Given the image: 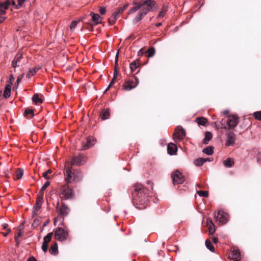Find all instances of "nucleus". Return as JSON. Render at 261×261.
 <instances>
[{
    "label": "nucleus",
    "mask_w": 261,
    "mask_h": 261,
    "mask_svg": "<svg viewBox=\"0 0 261 261\" xmlns=\"http://www.w3.org/2000/svg\"><path fill=\"white\" fill-rule=\"evenodd\" d=\"M155 3L151 0H145L142 1L140 5L134 6L128 11V14H132L139 9H140L136 16L134 19V22L136 23L140 21L148 12L152 10L155 6Z\"/></svg>",
    "instance_id": "obj_2"
},
{
    "label": "nucleus",
    "mask_w": 261,
    "mask_h": 261,
    "mask_svg": "<svg viewBox=\"0 0 261 261\" xmlns=\"http://www.w3.org/2000/svg\"><path fill=\"white\" fill-rule=\"evenodd\" d=\"M1 4L6 10H7L9 6V2H8V1H6L4 3H1Z\"/></svg>",
    "instance_id": "obj_46"
},
{
    "label": "nucleus",
    "mask_w": 261,
    "mask_h": 261,
    "mask_svg": "<svg viewBox=\"0 0 261 261\" xmlns=\"http://www.w3.org/2000/svg\"><path fill=\"white\" fill-rule=\"evenodd\" d=\"M195 121L198 124V125L205 126L207 123V120L206 118L203 117H197Z\"/></svg>",
    "instance_id": "obj_24"
},
{
    "label": "nucleus",
    "mask_w": 261,
    "mask_h": 261,
    "mask_svg": "<svg viewBox=\"0 0 261 261\" xmlns=\"http://www.w3.org/2000/svg\"><path fill=\"white\" fill-rule=\"evenodd\" d=\"M6 13V9L3 7L1 3H0V14H4Z\"/></svg>",
    "instance_id": "obj_45"
},
{
    "label": "nucleus",
    "mask_w": 261,
    "mask_h": 261,
    "mask_svg": "<svg viewBox=\"0 0 261 261\" xmlns=\"http://www.w3.org/2000/svg\"><path fill=\"white\" fill-rule=\"evenodd\" d=\"M87 161L86 156L84 154H80L73 158L71 161L72 165L80 166L84 164Z\"/></svg>",
    "instance_id": "obj_12"
},
{
    "label": "nucleus",
    "mask_w": 261,
    "mask_h": 261,
    "mask_svg": "<svg viewBox=\"0 0 261 261\" xmlns=\"http://www.w3.org/2000/svg\"><path fill=\"white\" fill-rule=\"evenodd\" d=\"M14 77H13V76L12 74H11L10 75V81L11 82V84H12V81H14Z\"/></svg>",
    "instance_id": "obj_57"
},
{
    "label": "nucleus",
    "mask_w": 261,
    "mask_h": 261,
    "mask_svg": "<svg viewBox=\"0 0 261 261\" xmlns=\"http://www.w3.org/2000/svg\"><path fill=\"white\" fill-rule=\"evenodd\" d=\"M23 232L21 230H20L18 232H17L15 236V240L16 242L18 244L19 243V238L21 236Z\"/></svg>",
    "instance_id": "obj_38"
},
{
    "label": "nucleus",
    "mask_w": 261,
    "mask_h": 261,
    "mask_svg": "<svg viewBox=\"0 0 261 261\" xmlns=\"http://www.w3.org/2000/svg\"><path fill=\"white\" fill-rule=\"evenodd\" d=\"M161 25H162V23H161V22H159V23H158L155 24V26H156V27H160Z\"/></svg>",
    "instance_id": "obj_62"
},
{
    "label": "nucleus",
    "mask_w": 261,
    "mask_h": 261,
    "mask_svg": "<svg viewBox=\"0 0 261 261\" xmlns=\"http://www.w3.org/2000/svg\"><path fill=\"white\" fill-rule=\"evenodd\" d=\"M90 15L92 17V20L95 24H97L101 22V17L97 14H95L93 12L90 13Z\"/></svg>",
    "instance_id": "obj_21"
},
{
    "label": "nucleus",
    "mask_w": 261,
    "mask_h": 261,
    "mask_svg": "<svg viewBox=\"0 0 261 261\" xmlns=\"http://www.w3.org/2000/svg\"><path fill=\"white\" fill-rule=\"evenodd\" d=\"M22 54H18L14 58L15 61H17V63H19L20 59L22 58Z\"/></svg>",
    "instance_id": "obj_44"
},
{
    "label": "nucleus",
    "mask_w": 261,
    "mask_h": 261,
    "mask_svg": "<svg viewBox=\"0 0 261 261\" xmlns=\"http://www.w3.org/2000/svg\"><path fill=\"white\" fill-rule=\"evenodd\" d=\"M167 151L169 154L173 155L177 151V147L174 143H170L167 146Z\"/></svg>",
    "instance_id": "obj_19"
},
{
    "label": "nucleus",
    "mask_w": 261,
    "mask_h": 261,
    "mask_svg": "<svg viewBox=\"0 0 261 261\" xmlns=\"http://www.w3.org/2000/svg\"><path fill=\"white\" fill-rule=\"evenodd\" d=\"M223 164L226 167H231L234 165V161L232 159L228 158L223 161Z\"/></svg>",
    "instance_id": "obj_26"
},
{
    "label": "nucleus",
    "mask_w": 261,
    "mask_h": 261,
    "mask_svg": "<svg viewBox=\"0 0 261 261\" xmlns=\"http://www.w3.org/2000/svg\"><path fill=\"white\" fill-rule=\"evenodd\" d=\"M214 218L216 222L219 225L226 224L229 219L228 214L222 210H219L214 213Z\"/></svg>",
    "instance_id": "obj_5"
},
{
    "label": "nucleus",
    "mask_w": 261,
    "mask_h": 261,
    "mask_svg": "<svg viewBox=\"0 0 261 261\" xmlns=\"http://www.w3.org/2000/svg\"><path fill=\"white\" fill-rule=\"evenodd\" d=\"M23 77V75H20L17 77V81L16 82L15 85H18L19 84V82L22 80Z\"/></svg>",
    "instance_id": "obj_49"
},
{
    "label": "nucleus",
    "mask_w": 261,
    "mask_h": 261,
    "mask_svg": "<svg viewBox=\"0 0 261 261\" xmlns=\"http://www.w3.org/2000/svg\"><path fill=\"white\" fill-rule=\"evenodd\" d=\"M185 136V130L181 126H179L175 128L173 138L174 140L177 142L182 140Z\"/></svg>",
    "instance_id": "obj_10"
},
{
    "label": "nucleus",
    "mask_w": 261,
    "mask_h": 261,
    "mask_svg": "<svg viewBox=\"0 0 261 261\" xmlns=\"http://www.w3.org/2000/svg\"><path fill=\"white\" fill-rule=\"evenodd\" d=\"M115 78V74H114V76L113 79H112V81L110 82V84L109 85H111V87L112 86V85L114 83Z\"/></svg>",
    "instance_id": "obj_59"
},
{
    "label": "nucleus",
    "mask_w": 261,
    "mask_h": 261,
    "mask_svg": "<svg viewBox=\"0 0 261 261\" xmlns=\"http://www.w3.org/2000/svg\"><path fill=\"white\" fill-rule=\"evenodd\" d=\"M141 2H137V1H134L133 2V4L135 5V6H136L137 5H140V3H141Z\"/></svg>",
    "instance_id": "obj_54"
},
{
    "label": "nucleus",
    "mask_w": 261,
    "mask_h": 261,
    "mask_svg": "<svg viewBox=\"0 0 261 261\" xmlns=\"http://www.w3.org/2000/svg\"><path fill=\"white\" fill-rule=\"evenodd\" d=\"M40 69L41 67L39 66H35L32 69H30L26 75L27 77L29 79L30 78Z\"/></svg>",
    "instance_id": "obj_20"
},
{
    "label": "nucleus",
    "mask_w": 261,
    "mask_h": 261,
    "mask_svg": "<svg viewBox=\"0 0 261 261\" xmlns=\"http://www.w3.org/2000/svg\"><path fill=\"white\" fill-rule=\"evenodd\" d=\"M205 245L207 248L208 249L211 251L214 252V247L210 240H206L205 241Z\"/></svg>",
    "instance_id": "obj_36"
},
{
    "label": "nucleus",
    "mask_w": 261,
    "mask_h": 261,
    "mask_svg": "<svg viewBox=\"0 0 261 261\" xmlns=\"http://www.w3.org/2000/svg\"><path fill=\"white\" fill-rule=\"evenodd\" d=\"M167 8H165V7H163L162 11L159 13V15H158L157 18H163L165 16Z\"/></svg>",
    "instance_id": "obj_37"
},
{
    "label": "nucleus",
    "mask_w": 261,
    "mask_h": 261,
    "mask_svg": "<svg viewBox=\"0 0 261 261\" xmlns=\"http://www.w3.org/2000/svg\"><path fill=\"white\" fill-rule=\"evenodd\" d=\"M110 88H111V85H109V86H108V87L107 88V89H106V90H105V92H106V91H108V90L110 89Z\"/></svg>",
    "instance_id": "obj_63"
},
{
    "label": "nucleus",
    "mask_w": 261,
    "mask_h": 261,
    "mask_svg": "<svg viewBox=\"0 0 261 261\" xmlns=\"http://www.w3.org/2000/svg\"><path fill=\"white\" fill-rule=\"evenodd\" d=\"M139 65H140L139 61L138 60H135V61H133V62H132L130 64V68L131 69V71L132 72L135 71L136 70V69L139 66Z\"/></svg>",
    "instance_id": "obj_27"
},
{
    "label": "nucleus",
    "mask_w": 261,
    "mask_h": 261,
    "mask_svg": "<svg viewBox=\"0 0 261 261\" xmlns=\"http://www.w3.org/2000/svg\"><path fill=\"white\" fill-rule=\"evenodd\" d=\"M139 83V79L136 76H134L132 79L126 81L123 87L124 90L129 91L137 87Z\"/></svg>",
    "instance_id": "obj_7"
},
{
    "label": "nucleus",
    "mask_w": 261,
    "mask_h": 261,
    "mask_svg": "<svg viewBox=\"0 0 261 261\" xmlns=\"http://www.w3.org/2000/svg\"><path fill=\"white\" fill-rule=\"evenodd\" d=\"M5 19V17L0 16V23L3 22Z\"/></svg>",
    "instance_id": "obj_60"
},
{
    "label": "nucleus",
    "mask_w": 261,
    "mask_h": 261,
    "mask_svg": "<svg viewBox=\"0 0 261 261\" xmlns=\"http://www.w3.org/2000/svg\"><path fill=\"white\" fill-rule=\"evenodd\" d=\"M206 225L208 227L209 234H213L215 232L216 229L215 225L211 219H207Z\"/></svg>",
    "instance_id": "obj_16"
},
{
    "label": "nucleus",
    "mask_w": 261,
    "mask_h": 261,
    "mask_svg": "<svg viewBox=\"0 0 261 261\" xmlns=\"http://www.w3.org/2000/svg\"><path fill=\"white\" fill-rule=\"evenodd\" d=\"M239 122V118L236 115H230L227 117V125L228 126L227 128L230 129L234 128ZM225 129H227L226 126L223 127Z\"/></svg>",
    "instance_id": "obj_11"
},
{
    "label": "nucleus",
    "mask_w": 261,
    "mask_h": 261,
    "mask_svg": "<svg viewBox=\"0 0 261 261\" xmlns=\"http://www.w3.org/2000/svg\"><path fill=\"white\" fill-rule=\"evenodd\" d=\"M99 11L101 15H103L106 13V9L103 7H100L99 9Z\"/></svg>",
    "instance_id": "obj_47"
},
{
    "label": "nucleus",
    "mask_w": 261,
    "mask_h": 261,
    "mask_svg": "<svg viewBox=\"0 0 261 261\" xmlns=\"http://www.w3.org/2000/svg\"><path fill=\"white\" fill-rule=\"evenodd\" d=\"M235 143V134L233 133L230 132L227 135V141L225 145L227 146L233 145Z\"/></svg>",
    "instance_id": "obj_15"
},
{
    "label": "nucleus",
    "mask_w": 261,
    "mask_h": 261,
    "mask_svg": "<svg viewBox=\"0 0 261 261\" xmlns=\"http://www.w3.org/2000/svg\"><path fill=\"white\" fill-rule=\"evenodd\" d=\"M80 20L73 21L70 25V30L73 31Z\"/></svg>",
    "instance_id": "obj_40"
},
{
    "label": "nucleus",
    "mask_w": 261,
    "mask_h": 261,
    "mask_svg": "<svg viewBox=\"0 0 261 261\" xmlns=\"http://www.w3.org/2000/svg\"><path fill=\"white\" fill-rule=\"evenodd\" d=\"M155 51V50L154 47H150L146 50L145 56L147 57H152L154 55Z\"/></svg>",
    "instance_id": "obj_29"
},
{
    "label": "nucleus",
    "mask_w": 261,
    "mask_h": 261,
    "mask_svg": "<svg viewBox=\"0 0 261 261\" xmlns=\"http://www.w3.org/2000/svg\"><path fill=\"white\" fill-rule=\"evenodd\" d=\"M213 149V147L208 146L207 147L204 148L202 152L207 155H212L214 152Z\"/></svg>",
    "instance_id": "obj_33"
},
{
    "label": "nucleus",
    "mask_w": 261,
    "mask_h": 261,
    "mask_svg": "<svg viewBox=\"0 0 261 261\" xmlns=\"http://www.w3.org/2000/svg\"><path fill=\"white\" fill-rule=\"evenodd\" d=\"M241 253L239 250L233 248L229 254V258L231 259H240Z\"/></svg>",
    "instance_id": "obj_17"
},
{
    "label": "nucleus",
    "mask_w": 261,
    "mask_h": 261,
    "mask_svg": "<svg viewBox=\"0 0 261 261\" xmlns=\"http://www.w3.org/2000/svg\"><path fill=\"white\" fill-rule=\"evenodd\" d=\"M253 116L255 119L261 121V111L254 112Z\"/></svg>",
    "instance_id": "obj_42"
},
{
    "label": "nucleus",
    "mask_w": 261,
    "mask_h": 261,
    "mask_svg": "<svg viewBox=\"0 0 261 261\" xmlns=\"http://www.w3.org/2000/svg\"><path fill=\"white\" fill-rule=\"evenodd\" d=\"M197 193L201 197H207L208 196V192L206 191H199Z\"/></svg>",
    "instance_id": "obj_39"
},
{
    "label": "nucleus",
    "mask_w": 261,
    "mask_h": 261,
    "mask_svg": "<svg viewBox=\"0 0 261 261\" xmlns=\"http://www.w3.org/2000/svg\"><path fill=\"white\" fill-rule=\"evenodd\" d=\"M205 159H207V161L211 162L212 161L211 158H204Z\"/></svg>",
    "instance_id": "obj_64"
},
{
    "label": "nucleus",
    "mask_w": 261,
    "mask_h": 261,
    "mask_svg": "<svg viewBox=\"0 0 261 261\" xmlns=\"http://www.w3.org/2000/svg\"><path fill=\"white\" fill-rule=\"evenodd\" d=\"M11 85L7 84L5 87V89L3 93L4 97L7 98L10 97L11 94Z\"/></svg>",
    "instance_id": "obj_25"
},
{
    "label": "nucleus",
    "mask_w": 261,
    "mask_h": 261,
    "mask_svg": "<svg viewBox=\"0 0 261 261\" xmlns=\"http://www.w3.org/2000/svg\"><path fill=\"white\" fill-rule=\"evenodd\" d=\"M24 1L25 0H15V2L17 3L18 6H21Z\"/></svg>",
    "instance_id": "obj_48"
},
{
    "label": "nucleus",
    "mask_w": 261,
    "mask_h": 261,
    "mask_svg": "<svg viewBox=\"0 0 261 261\" xmlns=\"http://www.w3.org/2000/svg\"><path fill=\"white\" fill-rule=\"evenodd\" d=\"M27 261H36V259L35 257L32 256V257H29Z\"/></svg>",
    "instance_id": "obj_53"
},
{
    "label": "nucleus",
    "mask_w": 261,
    "mask_h": 261,
    "mask_svg": "<svg viewBox=\"0 0 261 261\" xmlns=\"http://www.w3.org/2000/svg\"><path fill=\"white\" fill-rule=\"evenodd\" d=\"M82 173L78 170H72V168H68L66 170V177L65 180L67 184L76 182L81 180Z\"/></svg>",
    "instance_id": "obj_3"
},
{
    "label": "nucleus",
    "mask_w": 261,
    "mask_h": 261,
    "mask_svg": "<svg viewBox=\"0 0 261 261\" xmlns=\"http://www.w3.org/2000/svg\"><path fill=\"white\" fill-rule=\"evenodd\" d=\"M53 235V232H49L44 237L43 242L42 245V249L44 252H46L47 251L48 249V243L50 241Z\"/></svg>",
    "instance_id": "obj_13"
},
{
    "label": "nucleus",
    "mask_w": 261,
    "mask_h": 261,
    "mask_svg": "<svg viewBox=\"0 0 261 261\" xmlns=\"http://www.w3.org/2000/svg\"><path fill=\"white\" fill-rule=\"evenodd\" d=\"M23 170L22 169L19 168L15 173V177L16 179H18L21 178L23 175Z\"/></svg>",
    "instance_id": "obj_32"
},
{
    "label": "nucleus",
    "mask_w": 261,
    "mask_h": 261,
    "mask_svg": "<svg viewBox=\"0 0 261 261\" xmlns=\"http://www.w3.org/2000/svg\"><path fill=\"white\" fill-rule=\"evenodd\" d=\"M213 241L214 243L216 244L218 242V239L217 238L214 237L213 238Z\"/></svg>",
    "instance_id": "obj_55"
},
{
    "label": "nucleus",
    "mask_w": 261,
    "mask_h": 261,
    "mask_svg": "<svg viewBox=\"0 0 261 261\" xmlns=\"http://www.w3.org/2000/svg\"><path fill=\"white\" fill-rule=\"evenodd\" d=\"M2 227L4 229H6V230H7V229H8V225L7 224H3L2 225Z\"/></svg>",
    "instance_id": "obj_52"
},
{
    "label": "nucleus",
    "mask_w": 261,
    "mask_h": 261,
    "mask_svg": "<svg viewBox=\"0 0 261 261\" xmlns=\"http://www.w3.org/2000/svg\"><path fill=\"white\" fill-rule=\"evenodd\" d=\"M257 162L259 164H261V153H258L257 155Z\"/></svg>",
    "instance_id": "obj_50"
},
{
    "label": "nucleus",
    "mask_w": 261,
    "mask_h": 261,
    "mask_svg": "<svg viewBox=\"0 0 261 261\" xmlns=\"http://www.w3.org/2000/svg\"><path fill=\"white\" fill-rule=\"evenodd\" d=\"M59 194L61 198L68 199L73 197L74 191L69 185L64 184L59 188Z\"/></svg>",
    "instance_id": "obj_4"
},
{
    "label": "nucleus",
    "mask_w": 261,
    "mask_h": 261,
    "mask_svg": "<svg viewBox=\"0 0 261 261\" xmlns=\"http://www.w3.org/2000/svg\"><path fill=\"white\" fill-rule=\"evenodd\" d=\"M68 235L67 229L61 227L58 228L55 232L56 239L60 242L66 241L68 239Z\"/></svg>",
    "instance_id": "obj_6"
},
{
    "label": "nucleus",
    "mask_w": 261,
    "mask_h": 261,
    "mask_svg": "<svg viewBox=\"0 0 261 261\" xmlns=\"http://www.w3.org/2000/svg\"><path fill=\"white\" fill-rule=\"evenodd\" d=\"M173 184L176 185L182 184L185 180L184 175L178 170H176L172 174Z\"/></svg>",
    "instance_id": "obj_8"
},
{
    "label": "nucleus",
    "mask_w": 261,
    "mask_h": 261,
    "mask_svg": "<svg viewBox=\"0 0 261 261\" xmlns=\"http://www.w3.org/2000/svg\"><path fill=\"white\" fill-rule=\"evenodd\" d=\"M17 61H15V59H14L12 61V65L14 68H16L17 66Z\"/></svg>",
    "instance_id": "obj_51"
},
{
    "label": "nucleus",
    "mask_w": 261,
    "mask_h": 261,
    "mask_svg": "<svg viewBox=\"0 0 261 261\" xmlns=\"http://www.w3.org/2000/svg\"><path fill=\"white\" fill-rule=\"evenodd\" d=\"M100 117L102 120H106L109 118L110 113L108 110H103L100 114Z\"/></svg>",
    "instance_id": "obj_28"
},
{
    "label": "nucleus",
    "mask_w": 261,
    "mask_h": 261,
    "mask_svg": "<svg viewBox=\"0 0 261 261\" xmlns=\"http://www.w3.org/2000/svg\"><path fill=\"white\" fill-rule=\"evenodd\" d=\"M43 202V197L41 195H38L37 196V201L33 207V213L35 215L36 213L41 208V206Z\"/></svg>",
    "instance_id": "obj_14"
},
{
    "label": "nucleus",
    "mask_w": 261,
    "mask_h": 261,
    "mask_svg": "<svg viewBox=\"0 0 261 261\" xmlns=\"http://www.w3.org/2000/svg\"><path fill=\"white\" fill-rule=\"evenodd\" d=\"M118 52H117L116 57H115V63L116 64L118 62Z\"/></svg>",
    "instance_id": "obj_61"
},
{
    "label": "nucleus",
    "mask_w": 261,
    "mask_h": 261,
    "mask_svg": "<svg viewBox=\"0 0 261 261\" xmlns=\"http://www.w3.org/2000/svg\"><path fill=\"white\" fill-rule=\"evenodd\" d=\"M128 6V4H126L123 7L118 8L117 10L113 13L111 17L109 18V22L111 24L115 23L116 20L119 18V15L124 12V11L127 8Z\"/></svg>",
    "instance_id": "obj_9"
},
{
    "label": "nucleus",
    "mask_w": 261,
    "mask_h": 261,
    "mask_svg": "<svg viewBox=\"0 0 261 261\" xmlns=\"http://www.w3.org/2000/svg\"><path fill=\"white\" fill-rule=\"evenodd\" d=\"M32 100L36 104L41 103L43 102L42 99L39 97L37 94L33 95Z\"/></svg>",
    "instance_id": "obj_34"
},
{
    "label": "nucleus",
    "mask_w": 261,
    "mask_h": 261,
    "mask_svg": "<svg viewBox=\"0 0 261 261\" xmlns=\"http://www.w3.org/2000/svg\"><path fill=\"white\" fill-rule=\"evenodd\" d=\"M212 134L210 132H206L205 133L204 138L202 140V142L204 144H207L210 140L212 138Z\"/></svg>",
    "instance_id": "obj_23"
},
{
    "label": "nucleus",
    "mask_w": 261,
    "mask_h": 261,
    "mask_svg": "<svg viewBox=\"0 0 261 261\" xmlns=\"http://www.w3.org/2000/svg\"><path fill=\"white\" fill-rule=\"evenodd\" d=\"M49 184L50 182L49 181L45 182L41 187V190L38 195L41 196H41L43 197V192L49 186Z\"/></svg>",
    "instance_id": "obj_35"
},
{
    "label": "nucleus",
    "mask_w": 261,
    "mask_h": 261,
    "mask_svg": "<svg viewBox=\"0 0 261 261\" xmlns=\"http://www.w3.org/2000/svg\"><path fill=\"white\" fill-rule=\"evenodd\" d=\"M69 211L68 206L65 204H62L59 208L60 215L63 217L67 215Z\"/></svg>",
    "instance_id": "obj_18"
},
{
    "label": "nucleus",
    "mask_w": 261,
    "mask_h": 261,
    "mask_svg": "<svg viewBox=\"0 0 261 261\" xmlns=\"http://www.w3.org/2000/svg\"><path fill=\"white\" fill-rule=\"evenodd\" d=\"M93 145V144L91 143V139H89L87 140L86 145L83 146V149L86 150Z\"/></svg>",
    "instance_id": "obj_41"
},
{
    "label": "nucleus",
    "mask_w": 261,
    "mask_h": 261,
    "mask_svg": "<svg viewBox=\"0 0 261 261\" xmlns=\"http://www.w3.org/2000/svg\"><path fill=\"white\" fill-rule=\"evenodd\" d=\"M24 115V116L27 117L28 118H31L34 116V111L31 109H25Z\"/></svg>",
    "instance_id": "obj_31"
},
{
    "label": "nucleus",
    "mask_w": 261,
    "mask_h": 261,
    "mask_svg": "<svg viewBox=\"0 0 261 261\" xmlns=\"http://www.w3.org/2000/svg\"><path fill=\"white\" fill-rule=\"evenodd\" d=\"M206 162H207V159H205L204 158H199L195 161L194 164L197 166H201Z\"/></svg>",
    "instance_id": "obj_30"
},
{
    "label": "nucleus",
    "mask_w": 261,
    "mask_h": 261,
    "mask_svg": "<svg viewBox=\"0 0 261 261\" xmlns=\"http://www.w3.org/2000/svg\"><path fill=\"white\" fill-rule=\"evenodd\" d=\"M133 188L134 205L139 209L145 208L148 201L150 190L141 184H136Z\"/></svg>",
    "instance_id": "obj_1"
},
{
    "label": "nucleus",
    "mask_w": 261,
    "mask_h": 261,
    "mask_svg": "<svg viewBox=\"0 0 261 261\" xmlns=\"http://www.w3.org/2000/svg\"><path fill=\"white\" fill-rule=\"evenodd\" d=\"M49 251L53 255H57L58 253V244L55 242L49 249Z\"/></svg>",
    "instance_id": "obj_22"
},
{
    "label": "nucleus",
    "mask_w": 261,
    "mask_h": 261,
    "mask_svg": "<svg viewBox=\"0 0 261 261\" xmlns=\"http://www.w3.org/2000/svg\"><path fill=\"white\" fill-rule=\"evenodd\" d=\"M115 78V74H114V76L113 79H112V81L110 82V84L109 85H111V87L112 86V85L114 83Z\"/></svg>",
    "instance_id": "obj_58"
},
{
    "label": "nucleus",
    "mask_w": 261,
    "mask_h": 261,
    "mask_svg": "<svg viewBox=\"0 0 261 261\" xmlns=\"http://www.w3.org/2000/svg\"><path fill=\"white\" fill-rule=\"evenodd\" d=\"M51 172V171L50 170H48L46 172H45L43 173V176L46 179H48V177L47 175L48 174H50Z\"/></svg>",
    "instance_id": "obj_43"
},
{
    "label": "nucleus",
    "mask_w": 261,
    "mask_h": 261,
    "mask_svg": "<svg viewBox=\"0 0 261 261\" xmlns=\"http://www.w3.org/2000/svg\"><path fill=\"white\" fill-rule=\"evenodd\" d=\"M10 232L11 230L10 229H8L7 232L5 233H3V234L4 236L6 237Z\"/></svg>",
    "instance_id": "obj_56"
}]
</instances>
